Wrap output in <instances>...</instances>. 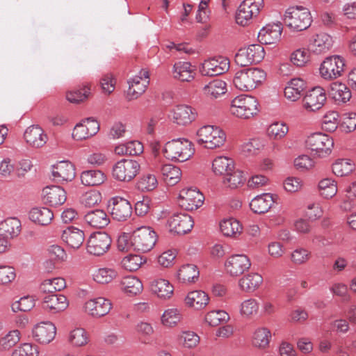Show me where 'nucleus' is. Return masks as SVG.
Wrapping results in <instances>:
<instances>
[{"instance_id":"f257e3e1","label":"nucleus","mask_w":356,"mask_h":356,"mask_svg":"<svg viewBox=\"0 0 356 356\" xmlns=\"http://www.w3.org/2000/svg\"><path fill=\"white\" fill-rule=\"evenodd\" d=\"M164 156L175 162H184L190 159L195 153L192 142L186 138L173 139L167 142L163 147Z\"/></svg>"},{"instance_id":"f03ea898","label":"nucleus","mask_w":356,"mask_h":356,"mask_svg":"<svg viewBox=\"0 0 356 356\" xmlns=\"http://www.w3.org/2000/svg\"><path fill=\"white\" fill-rule=\"evenodd\" d=\"M259 112V103L252 95H240L234 97L230 106V113L234 116L248 120L256 116Z\"/></svg>"},{"instance_id":"7ed1b4c3","label":"nucleus","mask_w":356,"mask_h":356,"mask_svg":"<svg viewBox=\"0 0 356 356\" xmlns=\"http://www.w3.org/2000/svg\"><path fill=\"white\" fill-rule=\"evenodd\" d=\"M266 79V73L259 68H247L237 71L233 78L234 86L241 91L256 88Z\"/></svg>"},{"instance_id":"20e7f679","label":"nucleus","mask_w":356,"mask_h":356,"mask_svg":"<svg viewBox=\"0 0 356 356\" xmlns=\"http://www.w3.org/2000/svg\"><path fill=\"white\" fill-rule=\"evenodd\" d=\"M312 22L309 9L302 6L290 7L284 15V24L293 31L306 30L311 26Z\"/></svg>"},{"instance_id":"39448f33","label":"nucleus","mask_w":356,"mask_h":356,"mask_svg":"<svg viewBox=\"0 0 356 356\" xmlns=\"http://www.w3.org/2000/svg\"><path fill=\"white\" fill-rule=\"evenodd\" d=\"M197 142L207 149L222 147L226 140L225 133L218 127L205 125L200 127L196 134Z\"/></svg>"},{"instance_id":"423d86ee","label":"nucleus","mask_w":356,"mask_h":356,"mask_svg":"<svg viewBox=\"0 0 356 356\" xmlns=\"http://www.w3.org/2000/svg\"><path fill=\"white\" fill-rule=\"evenodd\" d=\"M140 170L138 162L133 159H122L115 163L112 168L113 177L119 181L129 182Z\"/></svg>"},{"instance_id":"0eeeda50","label":"nucleus","mask_w":356,"mask_h":356,"mask_svg":"<svg viewBox=\"0 0 356 356\" xmlns=\"http://www.w3.org/2000/svg\"><path fill=\"white\" fill-rule=\"evenodd\" d=\"M157 235L149 227L142 226L137 228L131 235L134 250L147 252L151 250L155 245Z\"/></svg>"},{"instance_id":"6e6552de","label":"nucleus","mask_w":356,"mask_h":356,"mask_svg":"<svg viewBox=\"0 0 356 356\" xmlns=\"http://www.w3.org/2000/svg\"><path fill=\"white\" fill-rule=\"evenodd\" d=\"M264 6V0H244L237 10L236 23L243 26L248 25L259 15Z\"/></svg>"},{"instance_id":"1a4fd4ad","label":"nucleus","mask_w":356,"mask_h":356,"mask_svg":"<svg viewBox=\"0 0 356 356\" xmlns=\"http://www.w3.org/2000/svg\"><path fill=\"white\" fill-rule=\"evenodd\" d=\"M307 148L315 152L319 156L330 154L334 146V140L328 135L314 133L309 136L305 141Z\"/></svg>"},{"instance_id":"9d476101","label":"nucleus","mask_w":356,"mask_h":356,"mask_svg":"<svg viewBox=\"0 0 356 356\" xmlns=\"http://www.w3.org/2000/svg\"><path fill=\"white\" fill-rule=\"evenodd\" d=\"M265 56L264 49L261 44H254L240 49L236 54L235 60L238 65L248 66L259 63Z\"/></svg>"},{"instance_id":"9b49d317","label":"nucleus","mask_w":356,"mask_h":356,"mask_svg":"<svg viewBox=\"0 0 356 356\" xmlns=\"http://www.w3.org/2000/svg\"><path fill=\"white\" fill-rule=\"evenodd\" d=\"M345 62L339 56L327 57L321 63L319 71L321 76L326 80L337 79L344 70Z\"/></svg>"},{"instance_id":"f8f14e48","label":"nucleus","mask_w":356,"mask_h":356,"mask_svg":"<svg viewBox=\"0 0 356 356\" xmlns=\"http://www.w3.org/2000/svg\"><path fill=\"white\" fill-rule=\"evenodd\" d=\"M129 88L127 92L128 100L138 99L143 95L149 84V74L145 69H142L138 75L128 81Z\"/></svg>"},{"instance_id":"ddd939ff","label":"nucleus","mask_w":356,"mask_h":356,"mask_svg":"<svg viewBox=\"0 0 356 356\" xmlns=\"http://www.w3.org/2000/svg\"><path fill=\"white\" fill-rule=\"evenodd\" d=\"M111 238L105 232H95L90 235L87 241V251L95 256L104 254L109 250Z\"/></svg>"},{"instance_id":"4468645a","label":"nucleus","mask_w":356,"mask_h":356,"mask_svg":"<svg viewBox=\"0 0 356 356\" xmlns=\"http://www.w3.org/2000/svg\"><path fill=\"white\" fill-rule=\"evenodd\" d=\"M42 307L52 314H57L65 311L69 306V301L63 294L52 291H44L41 302Z\"/></svg>"},{"instance_id":"2eb2a0df","label":"nucleus","mask_w":356,"mask_h":356,"mask_svg":"<svg viewBox=\"0 0 356 356\" xmlns=\"http://www.w3.org/2000/svg\"><path fill=\"white\" fill-rule=\"evenodd\" d=\"M108 209L112 218L118 221H126L132 214V206L126 199L114 197L108 204Z\"/></svg>"},{"instance_id":"dca6fc26","label":"nucleus","mask_w":356,"mask_h":356,"mask_svg":"<svg viewBox=\"0 0 356 356\" xmlns=\"http://www.w3.org/2000/svg\"><path fill=\"white\" fill-rule=\"evenodd\" d=\"M229 68V60L224 56H217L204 60L200 68L204 76H218L226 72Z\"/></svg>"},{"instance_id":"f3484780","label":"nucleus","mask_w":356,"mask_h":356,"mask_svg":"<svg viewBox=\"0 0 356 356\" xmlns=\"http://www.w3.org/2000/svg\"><path fill=\"white\" fill-rule=\"evenodd\" d=\"M179 204L188 211L196 210L204 201V195L196 188H184L179 192Z\"/></svg>"},{"instance_id":"a211bd4d","label":"nucleus","mask_w":356,"mask_h":356,"mask_svg":"<svg viewBox=\"0 0 356 356\" xmlns=\"http://www.w3.org/2000/svg\"><path fill=\"white\" fill-rule=\"evenodd\" d=\"M325 90L319 86L309 90L303 98V107L309 112H314L323 107L326 101Z\"/></svg>"},{"instance_id":"6ab92c4d","label":"nucleus","mask_w":356,"mask_h":356,"mask_svg":"<svg viewBox=\"0 0 356 356\" xmlns=\"http://www.w3.org/2000/svg\"><path fill=\"white\" fill-rule=\"evenodd\" d=\"M111 308L112 303L111 300L102 297L90 299L86 302L83 305V311L95 318H100L106 315Z\"/></svg>"},{"instance_id":"aec40b11","label":"nucleus","mask_w":356,"mask_h":356,"mask_svg":"<svg viewBox=\"0 0 356 356\" xmlns=\"http://www.w3.org/2000/svg\"><path fill=\"white\" fill-rule=\"evenodd\" d=\"M56 327L50 321L41 322L35 325L32 330V337L40 344H48L56 337Z\"/></svg>"},{"instance_id":"412c9836","label":"nucleus","mask_w":356,"mask_h":356,"mask_svg":"<svg viewBox=\"0 0 356 356\" xmlns=\"http://www.w3.org/2000/svg\"><path fill=\"white\" fill-rule=\"evenodd\" d=\"M99 130V122L92 118H88L74 127L72 137L76 140H86L95 136Z\"/></svg>"},{"instance_id":"4be33fe9","label":"nucleus","mask_w":356,"mask_h":356,"mask_svg":"<svg viewBox=\"0 0 356 356\" xmlns=\"http://www.w3.org/2000/svg\"><path fill=\"white\" fill-rule=\"evenodd\" d=\"M250 266V260L245 254H234L227 258L225 263L226 271L232 276H238L243 274Z\"/></svg>"},{"instance_id":"5701e85b","label":"nucleus","mask_w":356,"mask_h":356,"mask_svg":"<svg viewBox=\"0 0 356 356\" xmlns=\"http://www.w3.org/2000/svg\"><path fill=\"white\" fill-rule=\"evenodd\" d=\"M168 225L171 232L177 234H185L191 230L194 222L189 215L186 213H177L169 218Z\"/></svg>"},{"instance_id":"b1692460","label":"nucleus","mask_w":356,"mask_h":356,"mask_svg":"<svg viewBox=\"0 0 356 356\" xmlns=\"http://www.w3.org/2000/svg\"><path fill=\"white\" fill-rule=\"evenodd\" d=\"M42 200L44 204L50 207H59L65 202L67 193L60 186H47L42 190Z\"/></svg>"},{"instance_id":"393cba45","label":"nucleus","mask_w":356,"mask_h":356,"mask_svg":"<svg viewBox=\"0 0 356 356\" xmlns=\"http://www.w3.org/2000/svg\"><path fill=\"white\" fill-rule=\"evenodd\" d=\"M51 174L57 182L71 181L75 177V168L71 162L62 161L53 165Z\"/></svg>"},{"instance_id":"a878e982","label":"nucleus","mask_w":356,"mask_h":356,"mask_svg":"<svg viewBox=\"0 0 356 356\" xmlns=\"http://www.w3.org/2000/svg\"><path fill=\"white\" fill-rule=\"evenodd\" d=\"M172 116L175 123L181 126H186L196 119L197 112L191 106L179 104L173 108Z\"/></svg>"},{"instance_id":"bb28decb","label":"nucleus","mask_w":356,"mask_h":356,"mask_svg":"<svg viewBox=\"0 0 356 356\" xmlns=\"http://www.w3.org/2000/svg\"><path fill=\"white\" fill-rule=\"evenodd\" d=\"M282 32L281 23L267 24L258 33V39L265 44H275L280 40Z\"/></svg>"},{"instance_id":"cd10ccee","label":"nucleus","mask_w":356,"mask_h":356,"mask_svg":"<svg viewBox=\"0 0 356 356\" xmlns=\"http://www.w3.org/2000/svg\"><path fill=\"white\" fill-rule=\"evenodd\" d=\"M332 45V38L327 33H320L310 40L309 49L316 54H321L327 52Z\"/></svg>"},{"instance_id":"c85d7f7f","label":"nucleus","mask_w":356,"mask_h":356,"mask_svg":"<svg viewBox=\"0 0 356 356\" xmlns=\"http://www.w3.org/2000/svg\"><path fill=\"white\" fill-rule=\"evenodd\" d=\"M61 238L68 247L76 250L83 245L85 234L81 229L70 226L63 231Z\"/></svg>"},{"instance_id":"c756f323","label":"nucleus","mask_w":356,"mask_h":356,"mask_svg":"<svg viewBox=\"0 0 356 356\" xmlns=\"http://www.w3.org/2000/svg\"><path fill=\"white\" fill-rule=\"evenodd\" d=\"M26 142L33 147H41L46 143L47 136L38 125L28 127L24 134Z\"/></svg>"},{"instance_id":"7c9ffc66","label":"nucleus","mask_w":356,"mask_h":356,"mask_svg":"<svg viewBox=\"0 0 356 356\" xmlns=\"http://www.w3.org/2000/svg\"><path fill=\"white\" fill-rule=\"evenodd\" d=\"M21 222L17 218H8L0 222V237L9 239L17 237L21 232Z\"/></svg>"},{"instance_id":"2f4dec72","label":"nucleus","mask_w":356,"mask_h":356,"mask_svg":"<svg viewBox=\"0 0 356 356\" xmlns=\"http://www.w3.org/2000/svg\"><path fill=\"white\" fill-rule=\"evenodd\" d=\"M209 302V297L205 291H190L184 298L185 305L196 310L204 308Z\"/></svg>"},{"instance_id":"473e14b6","label":"nucleus","mask_w":356,"mask_h":356,"mask_svg":"<svg viewBox=\"0 0 356 356\" xmlns=\"http://www.w3.org/2000/svg\"><path fill=\"white\" fill-rule=\"evenodd\" d=\"M194 67L189 62L179 61L173 66V77L180 81L190 82L194 79Z\"/></svg>"},{"instance_id":"72a5a7b5","label":"nucleus","mask_w":356,"mask_h":356,"mask_svg":"<svg viewBox=\"0 0 356 356\" xmlns=\"http://www.w3.org/2000/svg\"><path fill=\"white\" fill-rule=\"evenodd\" d=\"M305 88L306 83L303 79L300 78L292 79L284 88V96L287 99L295 102L300 99Z\"/></svg>"},{"instance_id":"f704fd0d","label":"nucleus","mask_w":356,"mask_h":356,"mask_svg":"<svg viewBox=\"0 0 356 356\" xmlns=\"http://www.w3.org/2000/svg\"><path fill=\"white\" fill-rule=\"evenodd\" d=\"M271 337L272 335L269 329L264 327H257L252 334V345L258 349L265 350L269 346Z\"/></svg>"},{"instance_id":"c9c22d12","label":"nucleus","mask_w":356,"mask_h":356,"mask_svg":"<svg viewBox=\"0 0 356 356\" xmlns=\"http://www.w3.org/2000/svg\"><path fill=\"white\" fill-rule=\"evenodd\" d=\"M86 222L94 228L101 229L108 225L110 219L102 209H95L88 212L84 216Z\"/></svg>"},{"instance_id":"e433bc0d","label":"nucleus","mask_w":356,"mask_h":356,"mask_svg":"<svg viewBox=\"0 0 356 356\" xmlns=\"http://www.w3.org/2000/svg\"><path fill=\"white\" fill-rule=\"evenodd\" d=\"M273 204V195L270 193H264L252 199L250 207L254 213L261 214L267 212Z\"/></svg>"},{"instance_id":"4c0bfd02","label":"nucleus","mask_w":356,"mask_h":356,"mask_svg":"<svg viewBox=\"0 0 356 356\" xmlns=\"http://www.w3.org/2000/svg\"><path fill=\"white\" fill-rule=\"evenodd\" d=\"M29 219L40 225L46 226L51 223L54 218V213L47 207H36L29 212Z\"/></svg>"},{"instance_id":"58836bf2","label":"nucleus","mask_w":356,"mask_h":356,"mask_svg":"<svg viewBox=\"0 0 356 356\" xmlns=\"http://www.w3.org/2000/svg\"><path fill=\"white\" fill-rule=\"evenodd\" d=\"M330 97L337 103H346L351 98L349 88L341 82H333L329 90Z\"/></svg>"},{"instance_id":"ea45409f","label":"nucleus","mask_w":356,"mask_h":356,"mask_svg":"<svg viewBox=\"0 0 356 356\" xmlns=\"http://www.w3.org/2000/svg\"><path fill=\"white\" fill-rule=\"evenodd\" d=\"M203 93L210 99H217L227 92V84L220 79H215L205 85L202 88Z\"/></svg>"},{"instance_id":"a19ab883","label":"nucleus","mask_w":356,"mask_h":356,"mask_svg":"<svg viewBox=\"0 0 356 356\" xmlns=\"http://www.w3.org/2000/svg\"><path fill=\"white\" fill-rule=\"evenodd\" d=\"M106 175L99 170L83 171L81 175V183L86 186H99L104 182Z\"/></svg>"},{"instance_id":"79ce46f5","label":"nucleus","mask_w":356,"mask_h":356,"mask_svg":"<svg viewBox=\"0 0 356 356\" xmlns=\"http://www.w3.org/2000/svg\"><path fill=\"white\" fill-rule=\"evenodd\" d=\"M183 316L179 309L170 308L165 309L161 317V324L168 328H173L182 321Z\"/></svg>"},{"instance_id":"37998d69","label":"nucleus","mask_w":356,"mask_h":356,"mask_svg":"<svg viewBox=\"0 0 356 356\" xmlns=\"http://www.w3.org/2000/svg\"><path fill=\"white\" fill-rule=\"evenodd\" d=\"M160 170L164 181L168 185L173 186L181 179V171L177 166L172 164H165L161 166Z\"/></svg>"},{"instance_id":"c03bdc74","label":"nucleus","mask_w":356,"mask_h":356,"mask_svg":"<svg viewBox=\"0 0 356 356\" xmlns=\"http://www.w3.org/2000/svg\"><path fill=\"white\" fill-rule=\"evenodd\" d=\"M245 181L243 172L239 170H230L223 176V184L232 189L242 186Z\"/></svg>"},{"instance_id":"a18cd8bd","label":"nucleus","mask_w":356,"mask_h":356,"mask_svg":"<svg viewBox=\"0 0 356 356\" xmlns=\"http://www.w3.org/2000/svg\"><path fill=\"white\" fill-rule=\"evenodd\" d=\"M234 161L227 156H218L212 163L213 172L216 175L224 176L234 169Z\"/></svg>"},{"instance_id":"49530a36","label":"nucleus","mask_w":356,"mask_h":356,"mask_svg":"<svg viewBox=\"0 0 356 356\" xmlns=\"http://www.w3.org/2000/svg\"><path fill=\"white\" fill-rule=\"evenodd\" d=\"M199 270L194 264L182 266L177 273V279L183 283L193 282L198 279Z\"/></svg>"},{"instance_id":"de8ad7c7","label":"nucleus","mask_w":356,"mask_h":356,"mask_svg":"<svg viewBox=\"0 0 356 356\" xmlns=\"http://www.w3.org/2000/svg\"><path fill=\"white\" fill-rule=\"evenodd\" d=\"M220 229L222 234L228 237H236L242 230L239 221L234 218L223 220L220 224Z\"/></svg>"},{"instance_id":"09e8293b","label":"nucleus","mask_w":356,"mask_h":356,"mask_svg":"<svg viewBox=\"0 0 356 356\" xmlns=\"http://www.w3.org/2000/svg\"><path fill=\"white\" fill-rule=\"evenodd\" d=\"M263 282V277L260 274L250 273L239 280L238 285L241 289H258Z\"/></svg>"},{"instance_id":"8fccbe9b","label":"nucleus","mask_w":356,"mask_h":356,"mask_svg":"<svg viewBox=\"0 0 356 356\" xmlns=\"http://www.w3.org/2000/svg\"><path fill=\"white\" fill-rule=\"evenodd\" d=\"M318 190L320 195L324 198H332L338 191L337 182L329 178L323 179L318 183Z\"/></svg>"},{"instance_id":"3c124183","label":"nucleus","mask_w":356,"mask_h":356,"mask_svg":"<svg viewBox=\"0 0 356 356\" xmlns=\"http://www.w3.org/2000/svg\"><path fill=\"white\" fill-rule=\"evenodd\" d=\"M229 320V314L224 310L210 311L205 315V323L211 327L217 326Z\"/></svg>"},{"instance_id":"603ef678","label":"nucleus","mask_w":356,"mask_h":356,"mask_svg":"<svg viewBox=\"0 0 356 356\" xmlns=\"http://www.w3.org/2000/svg\"><path fill=\"white\" fill-rule=\"evenodd\" d=\"M177 340L184 347L192 348L199 344L200 337L193 331H182L179 334Z\"/></svg>"},{"instance_id":"864d4df0","label":"nucleus","mask_w":356,"mask_h":356,"mask_svg":"<svg viewBox=\"0 0 356 356\" xmlns=\"http://www.w3.org/2000/svg\"><path fill=\"white\" fill-rule=\"evenodd\" d=\"M40 348L32 343H24L12 352L11 356H39Z\"/></svg>"},{"instance_id":"5fc2aeb1","label":"nucleus","mask_w":356,"mask_h":356,"mask_svg":"<svg viewBox=\"0 0 356 356\" xmlns=\"http://www.w3.org/2000/svg\"><path fill=\"white\" fill-rule=\"evenodd\" d=\"M354 170V164L348 159H339L332 165V172L339 177L346 176Z\"/></svg>"},{"instance_id":"6e6d98bb","label":"nucleus","mask_w":356,"mask_h":356,"mask_svg":"<svg viewBox=\"0 0 356 356\" xmlns=\"http://www.w3.org/2000/svg\"><path fill=\"white\" fill-rule=\"evenodd\" d=\"M289 131V127L284 122H276L271 124L268 129V136L273 140H281Z\"/></svg>"},{"instance_id":"4d7b16f0","label":"nucleus","mask_w":356,"mask_h":356,"mask_svg":"<svg viewBox=\"0 0 356 356\" xmlns=\"http://www.w3.org/2000/svg\"><path fill=\"white\" fill-rule=\"evenodd\" d=\"M69 341L74 346H83L88 342V337L86 331L81 327L72 330L69 335Z\"/></svg>"},{"instance_id":"13d9d810","label":"nucleus","mask_w":356,"mask_h":356,"mask_svg":"<svg viewBox=\"0 0 356 356\" xmlns=\"http://www.w3.org/2000/svg\"><path fill=\"white\" fill-rule=\"evenodd\" d=\"M341 208L345 211L350 210L353 207V201L356 198V181L351 183L345 190Z\"/></svg>"},{"instance_id":"bf43d9fd","label":"nucleus","mask_w":356,"mask_h":356,"mask_svg":"<svg viewBox=\"0 0 356 356\" xmlns=\"http://www.w3.org/2000/svg\"><path fill=\"white\" fill-rule=\"evenodd\" d=\"M158 184L156 177L154 175L147 173L143 175L137 182V187L142 191H149L154 190Z\"/></svg>"},{"instance_id":"052dcab7","label":"nucleus","mask_w":356,"mask_h":356,"mask_svg":"<svg viewBox=\"0 0 356 356\" xmlns=\"http://www.w3.org/2000/svg\"><path fill=\"white\" fill-rule=\"evenodd\" d=\"M262 142L258 138H253L243 143L241 146V152L246 156L257 154L263 148Z\"/></svg>"},{"instance_id":"680f3d73","label":"nucleus","mask_w":356,"mask_h":356,"mask_svg":"<svg viewBox=\"0 0 356 356\" xmlns=\"http://www.w3.org/2000/svg\"><path fill=\"white\" fill-rule=\"evenodd\" d=\"M117 276V272L112 268H103L98 269L93 275V279L99 284H107Z\"/></svg>"},{"instance_id":"e2e57ef3","label":"nucleus","mask_w":356,"mask_h":356,"mask_svg":"<svg viewBox=\"0 0 356 356\" xmlns=\"http://www.w3.org/2000/svg\"><path fill=\"white\" fill-rule=\"evenodd\" d=\"M339 124V114L336 111L327 112L323 118L322 128L329 132L334 131Z\"/></svg>"},{"instance_id":"0e129e2a","label":"nucleus","mask_w":356,"mask_h":356,"mask_svg":"<svg viewBox=\"0 0 356 356\" xmlns=\"http://www.w3.org/2000/svg\"><path fill=\"white\" fill-rule=\"evenodd\" d=\"M90 93V88L84 86L81 89L66 93V99L71 103H79L86 100Z\"/></svg>"},{"instance_id":"69168bd1","label":"nucleus","mask_w":356,"mask_h":356,"mask_svg":"<svg viewBox=\"0 0 356 356\" xmlns=\"http://www.w3.org/2000/svg\"><path fill=\"white\" fill-rule=\"evenodd\" d=\"M20 339V332L17 330L10 331L0 339V347L3 350H8L14 346Z\"/></svg>"},{"instance_id":"338daca9","label":"nucleus","mask_w":356,"mask_h":356,"mask_svg":"<svg viewBox=\"0 0 356 356\" xmlns=\"http://www.w3.org/2000/svg\"><path fill=\"white\" fill-rule=\"evenodd\" d=\"M34 305L35 299L32 296H26L13 302L11 308L14 312L19 311L27 312L31 310Z\"/></svg>"},{"instance_id":"774afa93","label":"nucleus","mask_w":356,"mask_h":356,"mask_svg":"<svg viewBox=\"0 0 356 356\" xmlns=\"http://www.w3.org/2000/svg\"><path fill=\"white\" fill-rule=\"evenodd\" d=\"M121 264L124 269L129 271H135L143 264V259L137 254H129L122 259Z\"/></svg>"}]
</instances>
